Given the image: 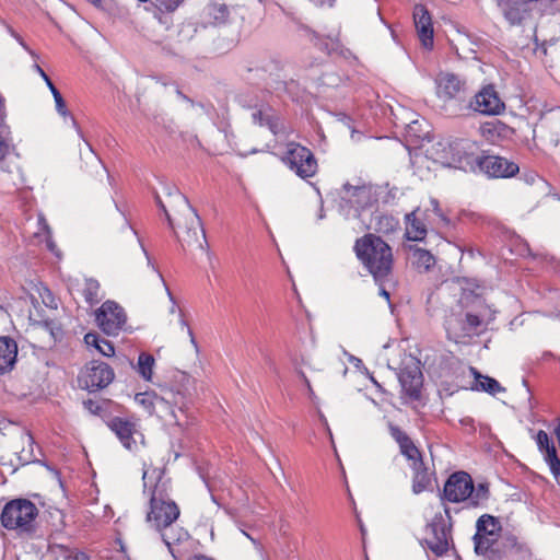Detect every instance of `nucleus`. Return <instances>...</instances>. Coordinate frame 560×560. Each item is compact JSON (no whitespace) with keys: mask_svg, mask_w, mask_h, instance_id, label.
Segmentation results:
<instances>
[{"mask_svg":"<svg viewBox=\"0 0 560 560\" xmlns=\"http://www.w3.org/2000/svg\"><path fill=\"white\" fill-rule=\"evenodd\" d=\"M500 530L501 525L497 517L490 514L481 515L476 523V534L474 535L475 551L478 555H485L494 541V536Z\"/></svg>","mask_w":560,"mask_h":560,"instance_id":"obj_15","label":"nucleus"},{"mask_svg":"<svg viewBox=\"0 0 560 560\" xmlns=\"http://www.w3.org/2000/svg\"><path fill=\"white\" fill-rule=\"evenodd\" d=\"M334 2L335 0H318V3L320 5H328V7H332L334 5Z\"/></svg>","mask_w":560,"mask_h":560,"instance_id":"obj_59","label":"nucleus"},{"mask_svg":"<svg viewBox=\"0 0 560 560\" xmlns=\"http://www.w3.org/2000/svg\"><path fill=\"white\" fill-rule=\"evenodd\" d=\"M406 236L411 241H422L428 232V225L421 217V209L416 208L406 217Z\"/></svg>","mask_w":560,"mask_h":560,"instance_id":"obj_26","label":"nucleus"},{"mask_svg":"<svg viewBox=\"0 0 560 560\" xmlns=\"http://www.w3.org/2000/svg\"><path fill=\"white\" fill-rule=\"evenodd\" d=\"M185 0H153L152 3L160 12H174Z\"/></svg>","mask_w":560,"mask_h":560,"instance_id":"obj_41","label":"nucleus"},{"mask_svg":"<svg viewBox=\"0 0 560 560\" xmlns=\"http://www.w3.org/2000/svg\"><path fill=\"white\" fill-rule=\"evenodd\" d=\"M415 476L412 481V491L416 494H419L427 490L429 486L431 485V476L428 472V469L425 466H421L418 469L412 468Z\"/></svg>","mask_w":560,"mask_h":560,"instance_id":"obj_34","label":"nucleus"},{"mask_svg":"<svg viewBox=\"0 0 560 560\" xmlns=\"http://www.w3.org/2000/svg\"><path fill=\"white\" fill-rule=\"evenodd\" d=\"M299 30L306 36L316 37V33L306 25H300Z\"/></svg>","mask_w":560,"mask_h":560,"instance_id":"obj_53","label":"nucleus"},{"mask_svg":"<svg viewBox=\"0 0 560 560\" xmlns=\"http://www.w3.org/2000/svg\"><path fill=\"white\" fill-rule=\"evenodd\" d=\"M555 433L557 434V436H558V439L560 441V423H558V425L556 427Z\"/></svg>","mask_w":560,"mask_h":560,"instance_id":"obj_63","label":"nucleus"},{"mask_svg":"<svg viewBox=\"0 0 560 560\" xmlns=\"http://www.w3.org/2000/svg\"><path fill=\"white\" fill-rule=\"evenodd\" d=\"M478 145L470 139H455L444 148V163L465 172H476L478 168Z\"/></svg>","mask_w":560,"mask_h":560,"instance_id":"obj_7","label":"nucleus"},{"mask_svg":"<svg viewBox=\"0 0 560 560\" xmlns=\"http://www.w3.org/2000/svg\"><path fill=\"white\" fill-rule=\"evenodd\" d=\"M23 443L27 445L26 447H23V450L20 452L19 459L23 462L24 464H28L31 462H35L36 457L33 453L34 451V439L31 434H25L23 436Z\"/></svg>","mask_w":560,"mask_h":560,"instance_id":"obj_38","label":"nucleus"},{"mask_svg":"<svg viewBox=\"0 0 560 560\" xmlns=\"http://www.w3.org/2000/svg\"><path fill=\"white\" fill-rule=\"evenodd\" d=\"M237 101L243 107L255 109L252 113L254 124L261 127L267 126L275 136L285 135L288 132L284 121L276 114L270 105L253 103L252 101H247L242 94L237 96Z\"/></svg>","mask_w":560,"mask_h":560,"instance_id":"obj_13","label":"nucleus"},{"mask_svg":"<svg viewBox=\"0 0 560 560\" xmlns=\"http://www.w3.org/2000/svg\"><path fill=\"white\" fill-rule=\"evenodd\" d=\"M398 381L404 393L412 400H418L421 396L423 385V374L421 362L413 355H407L401 360L397 373Z\"/></svg>","mask_w":560,"mask_h":560,"instance_id":"obj_11","label":"nucleus"},{"mask_svg":"<svg viewBox=\"0 0 560 560\" xmlns=\"http://www.w3.org/2000/svg\"><path fill=\"white\" fill-rule=\"evenodd\" d=\"M389 434L399 445L400 453L411 463V468L423 466L422 455L409 435L395 424H389Z\"/></svg>","mask_w":560,"mask_h":560,"instance_id":"obj_20","label":"nucleus"},{"mask_svg":"<svg viewBox=\"0 0 560 560\" xmlns=\"http://www.w3.org/2000/svg\"><path fill=\"white\" fill-rule=\"evenodd\" d=\"M114 376V371L107 363L94 360L86 366L81 382L89 392H96L108 386Z\"/></svg>","mask_w":560,"mask_h":560,"instance_id":"obj_16","label":"nucleus"},{"mask_svg":"<svg viewBox=\"0 0 560 560\" xmlns=\"http://www.w3.org/2000/svg\"><path fill=\"white\" fill-rule=\"evenodd\" d=\"M95 319L104 334L117 336L126 325L127 315L118 303L108 300L95 312Z\"/></svg>","mask_w":560,"mask_h":560,"instance_id":"obj_14","label":"nucleus"},{"mask_svg":"<svg viewBox=\"0 0 560 560\" xmlns=\"http://www.w3.org/2000/svg\"><path fill=\"white\" fill-rule=\"evenodd\" d=\"M209 15L213 18L218 24L224 23L229 18V9L224 3L212 2L208 7Z\"/></svg>","mask_w":560,"mask_h":560,"instance_id":"obj_37","label":"nucleus"},{"mask_svg":"<svg viewBox=\"0 0 560 560\" xmlns=\"http://www.w3.org/2000/svg\"><path fill=\"white\" fill-rule=\"evenodd\" d=\"M415 25L420 40L424 47H432L433 45V27L431 15L424 5L418 4L413 11Z\"/></svg>","mask_w":560,"mask_h":560,"instance_id":"obj_22","label":"nucleus"},{"mask_svg":"<svg viewBox=\"0 0 560 560\" xmlns=\"http://www.w3.org/2000/svg\"><path fill=\"white\" fill-rule=\"evenodd\" d=\"M47 246H48L50 252L55 253L56 245L51 241L47 242Z\"/></svg>","mask_w":560,"mask_h":560,"instance_id":"obj_61","label":"nucleus"},{"mask_svg":"<svg viewBox=\"0 0 560 560\" xmlns=\"http://www.w3.org/2000/svg\"><path fill=\"white\" fill-rule=\"evenodd\" d=\"M189 560H214V559L207 557L205 555H196L192 558H190Z\"/></svg>","mask_w":560,"mask_h":560,"instance_id":"obj_57","label":"nucleus"},{"mask_svg":"<svg viewBox=\"0 0 560 560\" xmlns=\"http://www.w3.org/2000/svg\"><path fill=\"white\" fill-rule=\"evenodd\" d=\"M156 482L150 489V511L147 514V522L156 530L173 524L179 516L178 505L170 499L166 482L162 481L161 471L154 469Z\"/></svg>","mask_w":560,"mask_h":560,"instance_id":"obj_4","label":"nucleus"},{"mask_svg":"<svg viewBox=\"0 0 560 560\" xmlns=\"http://www.w3.org/2000/svg\"><path fill=\"white\" fill-rule=\"evenodd\" d=\"M147 478H148V471H144V472H143V477H142V479H143V483H144V488H145V489L148 488Z\"/></svg>","mask_w":560,"mask_h":560,"instance_id":"obj_62","label":"nucleus"},{"mask_svg":"<svg viewBox=\"0 0 560 560\" xmlns=\"http://www.w3.org/2000/svg\"><path fill=\"white\" fill-rule=\"evenodd\" d=\"M49 91L51 92L52 96H54V100H55V104H56V109L57 112L66 117V116H70L71 117V121H72V125L73 127L77 129L78 133L82 137V133H81V130L78 126V122L77 120L74 119L73 116L70 115V113L67 110V106H66V102L61 95V93L58 91V89L56 86H51V89H49Z\"/></svg>","mask_w":560,"mask_h":560,"instance_id":"obj_35","label":"nucleus"},{"mask_svg":"<svg viewBox=\"0 0 560 560\" xmlns=\"http://www.w3.org/2000/svg\"><path fill=\"white\" fill-rule=\"evenodd\" d=\"M470 371L475 375L472 389L482 390L493 396L505 392V388L495 378L480 374L475 368H470Z\"/></svg>","mask_w":560,"mask_h":560,"instance_id":"obj_29","label":"nucleus"},{"mask_svg":"<svg viewBox=\"0 0 560 560\" xmlns=\"http://www.w3.org/2000/svg\"><path fill=\"white\" fill-rule=\"evenodd\" d=\"M421 217L423 218V221L427 223L428 226L436 223V219L430 212V209L421 210Z\"/></svg>","mask_w":560,"mask_h":560,"instance_id":"obj_50","label":"nucleus"},{"mask_svg":"<svg viewBox=\"0 0 560 560\" xmlns=\"http://www.w3.org/2000/svg\"><path fill=\"white\" fill-rule=\"evenodd\" d=\"M154 199H155V202H156L158 207L165 214L167 224L173 230L174 234L175 235H176V233L183 234V232L185 231V221H184V219L182 217H179L178 214H175V213H174V217H173L171 214L170 210H168V208H170L168 205L167 206L165 205V202L162 200V198L160 197L159 194H155Z\"/></svg>","mask_w":560,"mask_h":560,"instance_id":"obj_30","label":"nucleus"},{"mask_svg":"<svg viewBox=\"0 0 560 560\" xmlns=\"http://www.w3.org/2000/svg\"><path fill=\"white\" fill-rule=\"evenodd\" d=\"M154 364L155 360L152 354L148 352H141L138 357V362L135 369L144 381H151Z\"/></svg>","mask_w":560,"mask_h":560,"instance_id":"obj_33","label":"nucleus"},{"mask_svg":"<svg viewBox=\"0 0 560 560\" xmlns=\"http://www.w3.org/2000/svg\"><path fill=\"white\" fill-rule=\"evenodd\" d=\"M84 342L86 346L95 348L105 357H112L115 353L113 343L103 339L97 332H88L84 336Z\"/></svg>","mask_w":560,"mask_h":560,"instance_id":"obj_31","label":"nucleus"},{"mask_svg":"<svg viewBox=\"0 0 560 560\" xmlns=\"http://www.w3.org/2000/svg\"><path fill=\"white\" fill-rule=\"evenodd\" d=\"M107 425L128 451H135L138 440H143L142 433L137 429V424L128 419L114 417L107 422Z\"/></svg>","mask_w":560,"mask_h":560,"instance_id":"obj_19","label":"nucleus"},{"mask_svg":"<svg viewBox=\"0 0 560 560\" xmlns=\"http://www.w3.org/2000/svg\"><path fill=\"white\" fill-rule=\"evenodd\" d=\"M386 189L384 196H382L383 203L394 205L398 199L399 189L397 187H389V184H386L384 187H381V190ZM382 191L378 192L381 195Z\"/></svg>","mask_w":560,"mask_h":560,"instance_id":"obj_44","label":"nucleus"},{"mask_svg":"<svg viewBox=\"0 0 560 560\" xmlns=\"http://www.w3.org/2000/svg\"><path fill=\"white\" fill-rule=\"evenodd\" d=\"M489 498V485L480 482L475 487L470 475L465 471H456L447 478L442 497L453 503L466 501L468 509L485 508Z\"/></svg>","mask_w":560,"mask_h":560,"instance_id":"obj_3","label":"nucleus"},{"mask_svg":"<svg viewBox=\"0 0 560 560\" xmlns=\"http://www.w3.org/2000/svg\"><path fill=\"white\" fill-rule=\"evenodd\" d=\"M33 69L42 77V80L45 81L48 89H51V86H55L50 78L47 75V73L42 69V67L37 63L33 66Z\"/></svg>","mask_w":560,"mask_h":560,"instance_id":"obj_49","label":"nucleus"},{"mask_svg":"<svg viewBox=\"0 0 560 560\" xmlns=\"http://www.w3.org/2000/svg\"><path fill=\"white\" fill-rule=\"evenodd\" d=\"M385 280H383L382 282H376L380 287V295L385 298L387 301H389V292L384 288L383 285V282Z\"/></svg>","mask_w":560,"mask_h":560,"instance_id":"obj_54","label":"nucleus"},{"mask_svg":"<svg viewBox=\"0 0 560 560\" xmlns=\"http://www.w3.org/2000/svg\"><path fill=\"white\" fill-rule=\"evenodd\" d=\"M477 171L493 178H509L517 174L520 167L515 162L499 155H480Z\"/></svg>","mask_w":560,"mask_h":560,"instance_id":"obj_17","label":"nucleus"},{"mask_svg":"<svg viewBox=\"0 0 560 560\" xmlns=\"http://www.w3.org/2000/svg\"><path fill=\"white\" fill-rule=\"evenodd\" d=\"M7 103L5 98L0 94V130L5 132L9 129L7 125Z\"/></svg>","mask_w":560,"mask_h":560,"instance_id":"obj_46","label":"nucleus"},{"mask_svg":"<svg viewBox=\"0 0 560 560\" xmlns=\"http://www.w3.org/2000/svg\"><path fill=\"white\" fill-rule=\"evenodd\" d=\"M182 137H183L184 141L189 142L191 145L200 147V142H199L197 136L191 135V133H185Z\"/></svg>","mask_w":560,"mask_h":560,"instance_id":"obj_51","label":"nucleus"},{"mask_svg":"<svg viewBox=\"0 0 560 560\" xmlns=\"http://www.w3.org/2000/svg\"><path fill=\"white\" fill-rule=\"evenodd\" d=\"M354 250L375 282H382L389 276L393 267L392 248L380 236L364 235L357 240Z\"/></svg>","mask_w":560,"mask_h":560,"instance_id":"obj_2","label":"nucleus"},{"mask_svg":"<svg viewBox=\"0 0 560 560\" xmlns=\"http://www.w3.org/2000/svg\"><path fill=\"white\" fill-rule=\"evenodd\" d=\"M482 320L478 315L469 312H451L445 318L447 338L456 343L463 342L467 337L477 335Z\"/></svg>","mask_w":560,"mask_h":560,"instance_id":"obj_10","label":"nucleus"},{"mask_svg":"<svg viewBox=\"0 0 560 560\" xmlns=\"http://www.w3.org/2000/svg\"><path fill=\"white\" fill-rule=\"evenodd\" d=\"M371 380H372L373 384L378 388V390L385 392L384 388L381 386V384L374 377H372Z\"/></svg>","mask_w":560,"mask_h":560,"instance_id":"obj_60","label":"nucleus"},{"mask_svg":"<svg viewBox=\"0 0 560 560\" xmlns=\"http://www.w3.org/2000/svg\"><path fill=\"white\" fill-rule=\"evenodd\" d=\"M82 294L90 306L96 305L103 299L100 282L94 278L85 279Z\"/></svg>","mask_w":560,"mask_h":560,"instance_id":"obj_32","label":"nucleus"},{"mask_svg":"<svg viewBox=\"0 0 560 560\" xmlns=\"http://www.w3.org/2000/svg\"><path fill=\"white\" fill-rule=\"evenodd\" d=\"M436 93L450 116L462 117L469 96L465 80L454 73L441 72L436 78Z\"/></svg>","mask_w":560,"mask_h":560,"instance_id":"obj_5","label":"nucleus"},{"mask_svg":"<svg viewBox=\"0 0 560 560\" xmlns=\"http://www.w3.org/2000/svg\"><path fill=\"white\" fill-rule=\"evenodd\" d=\"M466 105L467 108L462 117H467L475 113L497 116L505 110V104L492 84L485 85L472 96L469 94Z\"/></svg>","mask_w":560,"mask_h":560,"instance_id":"obj_9","label":"nucleus"},{"mask_svg":"<svg viewBox=\"0 0 560 560\" xmlns=\"http://www.w3.org/2000/svg\"><path fill=\"white\" fill-rule=\"evenodd\" d=\"M18 357V345L10 337H0V375L10 372Z\"/></svg>","mask_w":560,"mask_h":560,"instance_id":"obj_27","label":"nucleus"},{"mask_svg":"<svg viewBox=\"0 0 560 560\" xmlns=\"http://www.w3.org/2000/svg\"><path fill=\"white\" fill-rule=\"evenodd\" d=\"M299 375L301 376V378L303 380V382L305 383V385L307 386L310 393H313V389L311 387V383L308 381V378L306 377L305 373L303 371H300L299 372Z\"/></svg>","mask_w":560,"mask_h":560,"instance_id":"obj_55","label":"nucleus"},{"mask_svg":"<svg viewBox=\"0 0 560 560\" xmlns=\"http://www.w3.org/2000/svg\"><path fill=\"white\" fill-rule=\"evenodd\" d=\"M324 50H326L328 54H330L331 50H334L335 48H329L328 47V44H325V46L323 47Z\"/></svg>","mask_w":560,"mask_h":560,"instance_id":"obj_64","label":"nucleus"},{"mask_svg":"<svg viewBox=\"0 0 560 560\" xmlns=\"http://www.w3.org/2000/svg\"><path fill=\"white\" fill-rule=\"evenodd\" d=\"M432 209L430 212L434 215L436 220H439V223H441L443 226L450 225L451 221L450 219L443 213L440 203L438 199L431 198L430 200Z\"/></svg>","mask_w":560,"mask_h":560,"instance_id":"obj_42","label":"nucleus"},{"mask_svg":"<svg viewBox=\"0 0 560 560\" xmlns=\"http://www.w3.org/2000/svg\"><path fill=\"white\" fill-rule=\"evenodd\" d=\"M267 89L270 92L276 93L279 97L284 95V90L287 86V80H281L278 77L270 75L267 83Z\"/></svg>","mask_w":560,"mask_h":560,"instance_id":"obj_40","label":"nucleus"},{"mask_svg":"<svg viewBox=\"0 0 560 560\" xmlns=\"http://www.w3.org/2000/svg\"><path fill=\"white\" fill-rule=\"evenodd\" d=\"M342 190L345 194L342 199L353 208L352 217L354 218H360L363 211L371 208L373 203L376 202L372 187L345 184Z\"/></svg>","mask_w":560,"mask_h":560,"instance_id":"obj_18","label":"nucleus"},{"mask_svg":"<svg viewBox=\"0 0 560 560\" xmlns=\"http://www.w3.org/2000/svg\"><path fill=\"white\" fill-rule=\"evenodd\" d=\"M283 162L301 178L315 175L317 162L313 152L299 143H290Z\"/></svg>","mask_w":560,"mask_h":560,"instance_id":"obj_12","label":"nucleus"},{"mask_svg":"<svg viewBox=\"0 0 560 560\" xmlns=\"http://www.w3.org/2000/svg\"><path fill=\"white\" fill-rule=\"evenodd\" d=\"M180 325H182L183 327H187V332H188V335H189V337H190V341H191V343L195 346V348H197V342H196V340H195V337H194L192 330L187 326L186 320H185L182 316H180Z\"/></svg>","mask_w":560,"mask_h":560,"instance_id":"obj_52","label":"nucleus"},{"mask_svg":"<svg viewBox=\"0 0 560 560\" xmlns=\"http://www.w3.org/2000/svg\"><path fill=\"white\" fill-rule=\"evenodd\" d=\"M83 405L85 409H88L93 415H98L100 411L102 410L101 405L92 399L84 400Z\"/></svg>","mask_w":560,"mask_h":560,"instance_id":"obj_48","label":"nucleus"},{"mask_svg":"<svg viewBox=\"0 0 560 560\" xmlns=\"http://www.w3.org/2000/svg\"><path fill=\"white\" fill-rule=\"evenodd\" d=\"M421 124L418 120H412L407 125V131L409 135L415 136L417 138H422L423 135L420 130Z\"/></svg>","mask_w":560,"mask_h":560,"instance_id":"obj_47","label":"nucleus"},{"mask_svg":"<svg viewBox=\"0 0 560 560\" xmlns=\"http://www.w3.org/2000/svg\"><path fill=\"white\" fill-rule=\"evenodd\" d=\"M158 532L174 560H179L180 555L176 546L186 542L190 538L189 533L184 527L174 525V523Z\"/></svg>","mask_w":560,"mask_h":560,"instance_id":"obj_21","label":"nucleus"},{"mask_svg":"<svg viewBox=\"0 0 560 560\" xmlns=\"http://www.w3.org/2000/svg\"><path fill=\"white\" fill-rule=\"evenodd\" d=\"M409 258L412 265L422 272H428L435 265L436 259L431 252L417 245L409 246Z\"/></svg>","mask_w":560,"mask_h":560,"instance_id":"obj_28","label":"nucleus"},{"mask_svg":"<svg viewBox=\"0 0 560 560\" xmlns=\"http://www.w3.org/2000/svg\"><path fill=\"white\" fill-rule=\"evenodd\" d=\"M398 228L399 220L397 218L378 209L372 212L368 224L369 230H374L385 235L396 232Z\"/></svg>","mask_w":560,"mask_h":560,"instance_id":"obj_25","label":"nucleus"},{"mask_svg":"<svg viewBox=\"0 0 560 560\" xmlns=\"http://www.w3.org/2000/svg\"><path fill=\"white\" fill-rule=\"evenodd\" d=\"M38 515L37 506L27 499H14L5 503L0 521L7 529L31 534L35 530V520Z\"/></svg>","mask_w":560,"mask_h":560,"instance_id":"obj_6","label":"nucleus"},{"mask_svg":"<svg viewBox=\"0 0 560 560\" xmlns=\"http://www.w3.org/2000/svg\"><path fill=\"white\" fill-rule=\"evenodd\" d=\"M177 95H178L182 100H184V101H186V102H189L191 105H194V102H192L188 96H186L185 94H183L179 90H177Z\"/></svg>","mask_w":560,"mask_h":560,"instance_id":"obj_58","label":"nucleus"},{"mask_svg":"<svg viewBox=\"0 0 560 560\" xmlns=\"http://www.w3.org/2000/svg\"><path fill=\"white\" fill-rule=\"evenodd\" d=\"M154 398L159 399V397L155 394H150V393L145 392V393L137 394L135 397V400L139 405H141L149 415H152L154 411V401H153ZM160 400L163 401L162 398H160Z\"/></svg>","mask_w":560,"mask_h":560,"instance_id":"obj_39","label":"nucleus"},{"mask_svg":"<svg viewBox=\"0 0 560 560\" xmlns=\"http://www.w3.org/2000/svg\"><path fill=\"white\" fill-rule=\"evenodd\" d=\"M444 513L447 522L441 513H438L427 526L429 537L424 539L427 547L436 556H444L450 549V540L452 539V516L451 509L444 506Z\"/></svg>","mask_w":560,"mask_h":560,"instance_id":"obj_8","label":"nucleus"},{"mask_svg":"<svg viewBox=\"0 0 560 560\" xmlns=\"http://www.w3.org/2000/svg\"><path fill=\"white\" fill-rule=\"evenodd\" d=\"M480 133L487 141L498 143L501 140L511 138L514 130L503 121L492 119L481 124Z\"/></svg>","mask_w":560,"mask_h":560,"instance_id":"obj_24","label":"nucleus"},{"mask_svg":"<svg viewBox=\"0 0 560 560\" xmlns=\"http://www.w3.org/2000/svg\"><path fill=\"white\" fill-rule=\"evenodd\" d=\"M528 0H498L505 19L511 25H520L529 13Z\"/></svg>","mask_w":560,"mask_h":560,"instance_id":"obj_23","label":"nucleus"},{"mask_svg":"<svg viewBox=\"0 0 560 560\" xmlns=\"http://www.w3.org/2000/svg\"><path fill=\"white\" fill-rule=\"evenodd\" d=\"M544 454V459L549 466L550 472L556 479L560 478V458L557 455L556 446H550Z\"/></svg>","mask_w":560,"mask_h":560,"instance_id":"obj_36","label":"nucleus"},{"mask_svg":"<svg viewBox=\"0 0 560 560\" xmlns=\"http://www.w3.org/2000/svg\"><path fill=\"white\" fill-rule=\"evenodd\" d=\"M536 443L540 453L546 452L550 446H555L553 441L549 438L548 433L539 430L536 434Z\"/></svg>","mask_w":560,"mask_h":560,"instance_id":"obj_43","label":"nucleus"},{"mask_svg":"<svg viewBox=\"0 0 560 560\" xmlns=\"http://www.w3.org/2000/svg\"><path fill=\"white\" fill-rule=\"evenodd\" d=\"M242 533L248 538L250 539V541L254 544V546L257 548V549H260V544L258 542L257 539L253 538L249 534H247L246 532L242 530Z\"/></svg>","mask_w":560,"mask_h":560,"instance_id":"obj_56","label":"nucleus"},{"mask_svg":"<svg viewBox=\"0 0 560 560\" xmlns=\"http://www.w3.org/2000/svg\"><path fill=\"white\" fill-rule=\"evenodd\" d=\"M163 192L168 198V207L185 221V231L183 234L176 233V238L183 249L197 246L200 249L207 245L206 232L202 228L201 219L189 200L176 187L163 185Z\"/></svg>","mask_w":560,"mask_h":560,"instance_id":"obj_1","label":"nucleus"},{"mask_svg":"<svg viewBox=\"0 0 560 560\" xmlns=\"http://www.w3.org/2000/svg\"><path fill=\"white\" fill-rule=\"evenodd\" d=\"M300 92H301L300 84L295 80L291 79V80L287 81L284 95L294 100L295 97L299 96Z\"/></svg>","mask_w":560,"mask_h":560,"instance_id":"obj_45","label":"nucleus"}]
</instances>
